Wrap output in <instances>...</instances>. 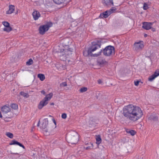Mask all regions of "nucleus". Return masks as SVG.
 Wrapping results in <instances>:
<instances>
[{"instance_id":"nucleus-1","label":"nucleus","mask_w":159,"mask_h":159,"mask_svg":"<svg viewBox=\"0 0 159 159\" xmlns=\"http://www.w3.org/2000/svg\"><path fill=\"white\" fill-rule=\"evenodd\" d=\"M123 111V114L125 117L133 121L138 120L143 115L142 111L140 107L132 104L125 106Z\"/></svg>"},{"instance_id":"nucleus-2","label":"nucleus","mask_w":159,"mask_h":159,"mask_svg":"<svg viewBox=\"0 0 159 159\" xmlns=\"http://www.w3.org/2000/svg\"><path fill=\"white\" fill-rule=\"evenodd\" d=\"M101 41L100 40H96L91 43V45L89 47L87 51H84L83 55L85 57L90 56L91 57H97L100 56L102 52V50L100 51L98 53L93 54L92 53L97 49L101 48Z\"/></svg>"},{"instance_id":"nucleus-3","label":"nucleus","mask_w":159,"mask_h":159,"mask_svg":"<svg viewBox=\"0 0 159 159\" xmlns=\"http://www.w3.org/2000/svg\"><path fill=\"white\" fill-rule=\"evenodd\" d=\"M66 137L67 138L68 142L72 144H76L79 139L78 134L75 131L70 132Z\"/></svg>"},{"instance_id":"nucleus-4","label":"nucleus","mask_w":159,"mask_h":159,"mask_svg":"<svg viewBox=\"0 0 159 159\" xmlns=\"http://www.w3.org/2000/svg\"><path fill=\"white\" fill-rule=\"evenodd\" d=\"M103 54L104 56L109 57L113 56L115 54V48L111 45L106 47L104 49H102Z\"/></svg>"},{"instance_id":"nucleus-5","label":"nucleus","mask_w":159,"mask_h":159,"mask_svg":"<svg viewBox=\"0 0 159 159\" xmlns=\"http://www.w3.org/2000/svg\"><path fill=\"white\" fill-rule=\"evenodd\" d=\"M52 96L53 93H52L47 95L40 102L38 105V108L39 109H41L44 106L46 105L48 103V101L50 100Z\"/></svg>"},{"instance_id":"nucleus-6","label":"nucleus","mask_w":159,"mask_h":159,"mask_svg":"<svg viewBox=\"0 0 159 159\" xmlns=\"http://www.w3.org/2000/svg\"><path fill=\"white\" fill-rule=\"evenodd\" d=\"M52 23L51 22H48L46 25H41L39 28V33L42 35L44 34L45 32L52 26Z\"/></svg>"},{"instance_id":"nucleus-7","label":"nucleus","mask_w":159,"mask_h":159,"mask_svg":"<svg viewBox=\"0 0 159 159\" xmlns=\"http://www.w3.org/2000/svg\"><path fill=\"white\" fill-rule=\"evenodd\" d=\"M48 124V120L47 118L44 119L43 120V122L42 124L41 128L44 129V130L46 133L50 132L52 129H50L48 127L47 128Z\"/></svg>"},{"instance_id":"nucleus-8","label":"nucleus","mask_w":159,"mask_h":159,"mask_svg":"<svg viewBox=\"0 0 159 159\" xmlns=\"http://www.w3.org/2000/svg\"><path fill=\"white\" fill-rule=\"evenodd\" d=\"M143 43V42L142 41H139V42H135L134 45V50L136 51L141 50L144 47V45Z\"/></svg>"},{"instance_id":"nucleus-9","label":"nucleus","mask_w":159,"mask_h":159,"mask_svg":"<svg viewBox=\"0 0 159 159\" xmlns=\"http://www.w3.org/2000/svg\"><path fill=\"white\" fill-rule=\"evenodd\" d=\"M2 24L5 27L3 29V30L9 33L12 30V28L10 26V23L7 21H3Z\"/></svg>"},{"instance_id":"nucleus-10","label":"nucleus","mask_w":159,"mask_h":159,"mask_svg":"<svg viewBox=\"0 0 159 159\" xmlns=\"http://www.w3.org/2000/svg\"><path fill=\"white\" fill-rule=\"evenodd\" d=\"M69 46L68 47H69ZM73 49L71 48H68L67 49H63L60 50V52H64V54H62V56H64L65 55L66 57V54H71V52H73Z\"/></svg>"},{"instance_id":"nucleus-11","label":"nucleus","mask_w":159,"mask_h":159,"mask_svg":"<svg viewBox=\"0 0 159 159\" xmlns=\"http://www.w3.org/2000/svg\"><path fill=\"white\" fill-rule=\"evenodd\" d=\"M153 22H143V23L142 27L145 30H148L151 28Z\"/></svg>"},{"instance_id":"nucleus-12","label":"nucleus","mask_w":159,"mask_h":159,"mask_svg":"<svg viewBox=\"0 0 159 159\" xmlns=\"http://www.w3.org/2000/svg\"><path fill=\"white\" fill-rule=\"evenodd\" d=\"M97 62L101 66H103L107 63V62L102 57H99L98 58Z\"/></svg>"},{"instance_id":"nucleus-13","label":"nucleus","mask_w":159,"mask_h":159,"mask_svg":"<svg viewBox=\"0 0 159 159\" xmlns=\"http://www.w3.org/2000/svg\"><path fill=\"white\" fill-rule=\"evenodd\" d=\"M1 110L3 113L5 114H6L11 111L10 108L7 105H5L2 107Z\"/></svg>"},{"instance_id":"nucleus-14","label":"nucleus","mask_w":159,"mask_h":159,"mask_svg":"<svg viewBox=\"0 0 159 159\" xmlns=\"http://www.w3.org/2000/svg\"><path fill=\"white\" fill-rule=\"evenodd\" d=\"M110 15H111L110 12H109L108 10H107L102 13H101L99 17L100 18H107Z\"/></svg>"},{"instance_id":"nucleus-15","label":"nucleus","mask_w":159,"mask_h":159,"mask_svg":"<svg viewBox=\"0 0 159 159\" xmlns=\"http://www.w3.org/2000/svg\"><path fill=\"white\" fill-rule=\"evenodd\" d=\"M33 16L35 20H37L40 16V14L38 11H34L32 13Z\"/></svg>"},{"instance_id":"nucleus-16","label":"nucleus","mask_w":159,"mask_h":159,"mask_svg":"<svg viewBox=\"0 0 159 159\" xmlns=\"http://www.w3.org/2000/svg\"><path fill=\"white\" fill-rule=\"evenodd\" d=\"M10 145H17L22 147L24 149L25 148V146L21 143L15 140H12L9 143Z\"/></svg>"},{"instance_id":"nucleus-17","label":"nucleus","mask_w":159,"mask_h":159,"mask_svg":"<svg viewBox=\"0 0 159 159\" xmlns=\"http://www.w3.org/2000/svg\"><path fill=\"white\" fill-rule=\"evenodd\" d=\"M9 9L6 11V14H11L14 11L15 6L13 5H10L9 6Z\"/></svg>"},{"instance_id":"nucleus-18","label":"nucleus","mask_w":159,"mask_h":159,"mask_svg":"<svg viewBox=\"0 0 159 159\" xmlns=\"http://www.w3.org/2000/svg\"><path fill=\"white\" fill-rule=\"evenodd\" d=\"M104 5L109 6H114V3L112 0H104Z\"/></svg>"},{"instance_id":"nucleus-19","label":"nucleus","mask_w":159,"mask_h":159,"mask_svg":"<svg viewBox=\"0 0 159 159\" xmlns=\"http://www.w3.org/2000/svg\"><path fill=\"white\" fill-rule=\"evenodd\" d=\"M126 131L127 133L130 134L132 136L134 135L136 133L135 130L129 129H127Z\"/></svg>"},{"instance_id":"nucleus-20","label":"nucleus","mask_w":159,"mask_h":159,"mask_svg":"<svg viewBox=\"0 0 159 159\" xmlns=\"http://www.w3.org/2000/svg\"><path fill=\"white\" fill-rule=\"evenodd\" d=\"M148 119L151 120H152L153 121H156L158 120V118L156 116L151 115L148 117Z\"/></svg>"},{"instance_id":"nucleus-21","label":"nucleus","mask_w":159,"mask_h":159,"mask_svg":"<svg viewBox=\"0 0 159 159\" xmlns=\"http://www.w3.org/2000/svg\"><path fill=\"white\" fill-rule=\"evenodd\" d=\"M53 1L55 3L57 4H60L64 3L66 0H53Z\"/></svg>"},{"instance_id":"nucleus-22","label":"nucleus","mask_w":159,"mask_h":159,"mask_svg":"<svg viewBox=\"0 0 159 159\" xmlns=\"http://www.w3.org/2000/svg\"><path fill=\"white\" fill-rule=\"evenodd\" d=\"M95 122L93 120H90L89 121V126L90 127H94L96 125Z\"/></svg>"},{"instance_id":"nucleus-23","label":"nucleus","mask_w":159,"mask_h":159,"mask_svg":"<svg viewBox=\"0 0 159 159\" xmlns=\"http://www.w3.org/2000/svg\"><path fill=\"white\" fill-rule=\"evenodd\" d=\"M38 77L40 79V80L43 81L45 79V77L44 75L41 74H38Z\"/></svg>"},{"instance_id":"nucleus-24","label":"nucleus","mask_w":159,"mask_h":159,"mask_svg":"<svg viewBox=\"0 0 159 159\" xmlns=\"http://www.w3.org/2000/svg\"><path fill=\"white\" fill-rule=\"evenodd\" d=\"M20 94L22 96H23L24 97H25L26 98H28L29 97V95L27 93H25L24 92L21 91L20 93Z\"/></svg>"},{"instance_id":"nucleus-25","label":"nucleus","mask_w":159,"mask_h":159,"mask_svg":"<svg viewBox=\"0 0 159 159\" xmlns=\"http://www.w3.org/2000/svg\"><path fill=\"white\" fill-rule=\"evenodd\" d=\"M96 143L97 144L101 143L102 139L100 136H98L96 138Z\"/></svg>"},{"instance_id":"nucleus-26","label":"nucleus","mask_w":159,"mask_h":159,"mask_svg":"<svg viewBox=\"0 0 159 159\" xmlns=\"http://www.w3.org/2000/svg\"><path fill=\"white\" fill-rule=\"evenodd\" d=\"M11 107L14 110H17L18 109V105L16 104L12 103Z\"/></svg>"},{"instance_id":"nucleus-27","label":"nucleus","mask_w":159,"mask_h":159,"mask_svg":"<svg viewBox=\"0 0 159 159\" xmlns=\"http://www.w3.org/2000/svg\"><path fill=\"white\" fill-rule=\"evenodd\" d=\"M116 10V7H112L111 8L110 10H109L108 11H109V12H110L111 14L112 13L115 12Z\"/></svg>"},{"instance_id":"nucleus-28","label":"nucleus","mask_w":159,"mask_h":159,"mask_svg":"<svg viewBox=\"0 0 159 159\" xmlns=\"http://www.w3.org/2000/svg\"><path fill=\"white\" fill-rule=\"evenodd\" d=\"M33 61L31 59H29L26 63V64L28 65H30L33 64Z\"/></svg>"},{"instance_id":"nucleus-29","label":"nucleus","mask_w":159,"mask_h":159,"mask_svg":"<svg viewBox=\"0 0 159 159\" xmlns=\"http://www.w3.org/2000/svg\"><path fill=\"white\" fill-rule=\"evenodd\" d=\"M156 78V76H155L153 74L151 76H149L148 78V80L150 81H152L154 79Z\"/></svg>"},{"instance_id":"nucleus-30","label":"nucleus","mask_w":159,"mask_h":159,"mask_svg":"<svg viewBox=\"0 0 159 159\" xmlns=\"http://www.w3.org/2000/svg\"><path fill=\"white\" fill-rule=\"evenodd\" d=\"M6 135L8 137L11 139L13 137V134L12 133L10 132L7 133Z\"/></svg>"},{"instance_id":"nucleus-31","label":"nucleus","mask_w":159,"mask_h":159,"mask_svg":"<svg viewBox=\"0 0 159 159\" xmlns=\"http://www.w3.org/2000/svg\"><path fill=\"white\" fill-rule=\"evenodd\" d=\"M87 90V88L86 87H83L80 89V91L81 93H83L86 92Z\"/></svg>"},{"instance_id":"nucleus-32","label":"nucleus","mask_w":159,"mask_h":159,"mask_svg":"<svg viewBox=\"0 0 159 159\" xmlns=\"http://www.w3.org/2000/svg\"><path fill=\"white\" fill-rule=\"evenodd\" d=\"M148 8V4L146 3H144L143 4V9L144 10H147Z\"/></svg>"},{"instance_id":"nucleus-33","label":"nucleus","mask_w":159,"mask_h":159,"mask_svg":"<svg viewBox=\"0 0 159 159\" xmlns=\"http://www.w3.org/2000/svg\"><path fill=\"white\" fill-rule=\"evenodd\" d=\"M97 145H98V148L102 150L104 148V147L102 145V144H100V143L99 144H98Z\"/></svg>"},{"instance_id":"nucleus-34","label":"nucleus","mask_w":159,"mask_h":159,"mask_svg":"<svg viewBox=\"0 0 159 159\" xmlns=\"http://www.w3.org/2000/svg\"><path fill=\"white\" fill-rule=\"evenodd\" d=\"M156 77L159 75V70H156L153 74Z\"/></svg>"},{"instance_id":"nucleus-35","label":"nucleus","mask_w":159,"mask_h":159,"mask_svg":"<svg viewBox=\"0 0 159 159\" xmlns=\"http://www.w3.org/2000/svg\"><path fill=\"white\" fill-rule=\"evenodd\" d=\"M59 140L53 139L51 141V142L52 143L55 144L58 143Z\"/></svg>"},{"instance_id":"nucleus-36","label":"nucleus","mask_w":159,"mask_h":159,"mask_svg":"<svg viewBox=\"0 0 159 159\" xmlns=\"http://www.w3.org/2000/svg\"><path fill=\"white\" fill-rule=\"evenodd\" d=\"M67 85V83L66 82H62L60 84V86L62 87H65Z\"/></svg>"},{"instance_id":"nucleus-37","label":"nucleus","mask_w":159,"mask_h":159,"mask_svg":"<svg viewBox=\"0 0 159 159\" xmlns=\"http://www.w3.org/2000/svg\"><path fill=\"white\" fill-rule=\"evenodd\" d=\"M67 117V115L66 113H63L61 115V117L63 119H65Z\"/></svg>"},{"instance_id":"nucleus-38","label":"nucleus","mask_w":159,"mask_h":159,"mask_svg":"<svg viewBox=\"0 0 159 159\" xmlns=\"http://www.w3.org/2000/svg\"><path fill=\"white\" fill-rule=\"evenodd\" d=\"M140 82V81L139 80H137L136 81H134V85L135 86H137L139 85V83Z\"/></svg>"},{"instance_id":"nucleus-39","label":"nucleus","mask_w":159,"mask_h":159,"mask_svg":"<svg viewBox=\"0 0 159 159\" xmlns=\"http://www.w3.org/2000/svg\"><path fill=\"white\" fill-rule=\"evenodd\" d=\"M151 30L153 32H154L156 31V29L154 28H152V27H151Z\"/></svg>"},{"instance_id":"nucleus-40","label":"nucleus","mask_w":159,"mask_h":159,"mask_svg":"<svg viewBox=\"0 0 159 159\" xmlns=\"http://www.w3.org/2000/svg\"><path fill=\"white\" fill-rule=\"evenodd\" d=\"M41 93L44 95H45L46 94L45 92L43 90H42L41 91Z\"/></svg>"},{"instance_id":"nucleus-41","label":"nucleus","mask_w":159,"mask_h":159,"mask_svg":"<svg viewBox=\"0 0 159 159\" xmlns=\"http://www.w3.org/2000/svg\"><path fill=\"white\" fill-rule=\"evenodd\" d=\"M52 120H53V122H54V124L55 125H56V121L55 120V119L54 118L52 119Z\"/></svg>"},{"instance_id":"nucleus-42","label":"nucleus","mask_w":159,"mask_h":159,"mask_svg":"<svg viewBox=\"0 0 159 159\" xmlns=\"http://www.w3.org/2000/svg\"><path fill=\"white\" fill-rule=\"evenodd\" d=\"M102 83V81L101 80L99 79L98 80V83L99 84H100Z\"/></svg>"},{"instance_id":"nucleus-43","label":"nucleus","mask_w":159,"mask_h":159,"mask_svg":"<svg viewBox=\"0 0 159 159\" xmlns=\"http://www.w3.org/2000/svg\"><path fill=\"white\" fill-rule=\"evenodd\" d=\"M37 154L36 153H33V156L35 158L36 157H37Z\"/></svg>"},{"instance_id":"nucleus-44","label":"nucleus","mask_w":159,"mask_h":159,"mask_svg":"<svg viewBox=\"0 0 159 159\" xmlns=\"http://www.w3.org/2000/svg\"><path fill=\"white\" fill-rule=\"evenodd\" d=\"M40 122V120H39V121L38 122V123L37 125V126L39 127V126Z\"/></svg>"},{"instance_id":"nucleus-45","label":"nucleus","mask_w":159,"mask_h":159,"mask_svg":"<svg viewBox=\"0 0 159 159\" xmlns=\"http://www.w3.org/2000/svg\"><path fill=\"white\" fill-rule=\"evenodd\" d=\"M90 148V147L88 146L86 148V150H88Z\"/></svg>"},{"instance_id":"nucleus-46","label":"nucleus","mask_w":159,"mask_h":159,"mask_svg":"<svg viewBox=\"0 0 159 159\" xmlns=\"http://www.w3.org/2000/svg\"><path fill=\"white\" fill-rule=\"evenodd\" d=\"M144 36L145 37H147V36H148V35L146 34H145L144 35Z\"/></svg>"},{"instance_id":"nucleus-47","label":"nucleus","mask_w":159,"mask_h":159,"mask_svg":"<svg viewBox=\"0 0 159 159\" xmlns=\"http://www.w3.org/2000/svg\"><path fill=\"white\" fill-rule=\"evenodd\" d=\"M50 105H54V103L53 102L51 103H50Z\"/></svg>"},{"instance_id":"nucleus-48","label":"nucleus","mask_w":159,"mask_h":159,"mask_svg":"<svg viewBox=\"0 0 159 159\" xmlns=\"http://www.w3.org/2000/svg\"><path fill=\"white\" fill-rule=\"evenodd\" d=\"M11 154H18L17 153H11Z\"/></svg>"},{"instance_id":"nucleus-49","label":"nucleus","mask_w":159,"mask_h":159,"mask_svg":"<svg viewBox=\"0 0 159 159\" xmlns=\"http://www.w3.org/2000/svg\"><path fill=\"white\" fill-rule=\"evenodd\" d=\"M12 117V116H11V117H8V118H11Z\"/></svg>"}]
</instances>
